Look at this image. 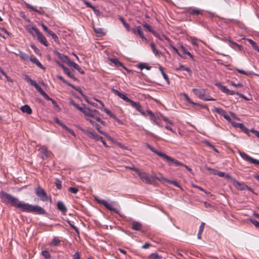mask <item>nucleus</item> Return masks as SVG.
Wrapping results in <instances>:
<instances>
[{
  "label": "nucleus",
  "instance_id": "obj_39",
  "mask_svg": "<svg viewBox=\"0 0 259 259\" xmlns=\"http://www.w3.org/2000/svg\"><path fill=\"white\" fill-rule=\"evenodd\" d=\"M178 70H184L187 71L190 74H191L192 71L188 67H185L183 65L180 64L179 65V68H177Z\"/></svg>",
  "mask_w": 259,
  "mask_h": 259
},
{
  "label": "nucleus",
  "instance_id": "obj_19",
  "mask_svg": "<svg viewBox=\"0 0 259 259\" xmlns=\"http://www.w3.org/2000/svg\"><path fill=\"white\" fill-rule=\"evenodd\" d=\"M143 228L142 224L139 222L133 221L131 225V228L136 231H141Z\"/></svg>",
  "mask_w": 259,
  "mask_h": 259
},
{
  "label": "nucleus",
  "instance_id": "obj_37",
  "mask_svg": "<svg viewBox=\"0 0 259 259\" xmlns=\"http://www.w3.org/2000/svg\"><path fill=\"white\" fill-rule=\"evenodd\" d=\"M235 70L239 73H241V74H242L244 75H251L253 74V73L251 71H245L242 69H238V68H236Z\"/></svg>",
  "mask_w": 259,
  "mask_h": 259
},
{
  "label": "nucleus",
  "instance_id": "obj_29",
  "mask_svg": "<svg viewBox=\"0 0 259 259\" xmlns=\"http://www.w3.org/2000/svg\"><path fill=\"white\" fill-rule=\"evenodd\" d=\"M109 60L113 63L114 64V65L116 66V67H123V68H124L125 69H127V68L123 65V64L117 59H115V58H110L109 59Z\"/></svg>",
  "mask_w": 259,
  "mask_h": 259
},
{
  "label": "nucleus",
  "instance_id": "obj_35",
  "mask_svg": "<svg viewBox=\"0 0 259 259\" xmlns=\"http://www.w3.org/2000/svg\"><path fill=\"white\" fill-rule=\"evenodd\" d=\"M24 79L26 81L28 82L30 85L34 87L37 83L33 80H32L28 75H25L24 76Z\"/></svg>",
  "mask_w": 259,
  "mask_h": 259
},
{
  "label": "nucleus",
  "instance_id": "obj_25",
  "mask_svg": "<svg viewBox=\"0 0 259 259\" xmlns=\"http://www.w3.org/2000/svg\"><path fill=\"white\" fill-rule=\"evenodd\" d=\"M153 35L156 37H157V38H158L159 40H160L161 41H164V40H165L167 41V42H170V39L164 34L160 35L159 33H158L157 32L155 31L154 33H153Z\"/></svg>",
  "mask_w": 259,
  "mask_h": 259
},
{
  "label": "nucleus",
  "instance_id": "obj_52",
  "mask_svg": "<svg viewBox=\"0 0 259 259\" xmlns=\"http://www.w3.org/2000/svg\"><path fill=\"white\" fill-rule=\"evenodd\" d=\"M120 20L123 24L124 27L128 30H130V25L124 20V19L122 17L120 18Z\"/></svg>",
  "mask_w": 259,
  "mask_h": 259
},
{
  "label": "nucleus",
  "instance_id": "obj_54",
  "mask_svg": "<svg viewBox=\"0 0 259 259\" xmlns=\"http://www.w3.org/2000/svg\"><path fill=\"white\" fill-rule=\"evenodd\" d=\"M250 222L256 228H259V222L255 220L250 219Z\"/></svg>",
  "mask_w": 259,
  "mask_h": 259
},
{
  "label": "nucleus",
  "instance_id": "obj_27",
  "mask_svg": "<svg viewBox=\"0 0 259 259\" xmlns=\"http://www.w3.org/2000/svg\"><path fill=\"white\" fill-rule=\"evenodd\" d=\"M20 110L23 113H26L28 114H31L32 113V110L28 105H25L21 106Z\"/></svg>",
  "mask_w": 259,
  "mask_h": 259
},
{
  "label": "nucleus",
  "instance_id": "obj_55",
  "mask_svg": "<svg viewBox=\"0 0 259 259\" xmlns=\"http://www.w3.org/2000/svg\"><path fill=\"white\" fill-rule=\"evenodd\" d=\"M68 66H69L70 67H73L74 68H75V67H76V65H77V64L75 63V62H74L73 61H71L70 59V60L68 61V62L67 63V64Z\"/></svg>",
  "mask_w": 259,
  "mask_h": 259
},
{
  "label": "nucleus",
  "instance_id": "obj_31",
  "mask_svg": "<svg viewBox=\"0 0 259 259\" xmlns=\"http://www.w3.org/2000/svg\"><path fill=\"white\" fill-rule=\"evenodd\" d=\"M145 145L149 149H150L151 151H152L153 152L157 154L158 156H160V157H162L163 153H162L161 152H160L159 151H157L156 150V149H155L153 147H152L151 145H150L148 143H146L145 144Z\"/></svg>",
  "mask_w": 259,
  "mask_h": 259
},
{
  "label": "nucleus",
  "instance_id": "obj_36",
  "mask_svg": "<svg viewBox=\"0 0 259 259\" xmlns=\"http://www.w3.org/2000/svg\"><path fill=\"white\" fill-rule=\"evenodd\" d=\"M57 77L61 81H62L63 83H65L66 84H67V85L71 87L72 88L75 89L76 90V89L75 88L74 86L71 83H70L69 82H68L67 80H66L63 76H62L61 75H57Z\"/></svg>",
  "mask_w": 259,
  "mask_h": 259
},
{
  "label": "nucleus",
  "instance_id": "obj_33",
  "mask_svg": "<svg viewBox=\"0 0 259 259\" xmlns=\"http://www.w3.org/2000/svg\"><path fill=\"white\" fill-rule=\"evenodd\" d=\"M102 110L104 111L107 115H108L109 116H110L111 118H112L114 119H117V117L115 114L112 113L109 109L103 107V108H100Z\"/></svg>",
  "mask_w": 259,
  "mask_h": 259
},
{
  "label": "nucleus",
  "instance_id": "obj_46",
  "mask_svg": "<svg viewBox=\"0 0 259 259\" xmlns=\"http://www.w3.org/2000/svg\"><path fill=\"white\" fill-rule=\"evenodd\" d=\"M150 259H161V256L157 253H152L149 255Z\"/></svg>",
  "mask_w": 259,
  "mask_h": 259
},
{
  "label": "nucleus",
  "instance_id": "obj_34",
  "mask_svg": "<svg viewBox=\"0 0 259 259\" xmlns=\"http://www.w3.org/2000/svg\"><path fill=\"white\" fill-rule=\"evenodd\" d=\"M134 32L135 34L139 35L142 39H146L144 35V33L143 31L141 30L140 26H138L136 29L134 30Z\"/></svg>",
  "mask_w": 259,
  "mask_h": 259
},
{
  "label": "nucleus",
  "instance_id": "obj_7",
  "mask_svg": "<svg viewBox=\"0 0 259 259\" xmlns=\"http://www.w3.org/2000/svg\"><path fill=\"white\" fill-rule=\"evenodd\" d=\"M34 30V32L36 34L37 40L42 45L46 47L49 46V43L46 38V37L39 31L37 28H33Z\"/></svg>",
  "mask_w": 259,
  "mask_h": 259
},
{
  "label": "nucleus",
  "instance_id": "obj_2",
  "mask_svg": "<svg viewBox=\"0 0 259 259\" xmlns=\"http://www.w3.org/2000/svg\"><path fill=\"white\" fill-rule=\"evenodd\" d=\"M70 103L74 106L77 109L82 112L84 116L85 119L88 121L91 124L95 122L94 120L97 121L99 120V117H100V112L95 110H91L87 107H80L78 104L75 103L73 100H71Z\"/></svg>",
  "mask_w": 259,
  "mask_h": 259
},
{
  "label": "nucleus",
  "instance_id": "obj_16",
  "mask_svg": "<svg viewBox=\"0 0 259 259\" xmlns=\"http://www.w3.org/2000/svg\"><path fill=\"white\" fill-rule=\"evenodd\" d=\"M112 92L115 94L116 95L118 96L119 97H120L121 99H122L123 100L126 102L130 103L132 100H131L130 98L127 97L126 95L124 94L121 93L119 92L118 90L113 89H112Z\"/></svg>",
  "mask_w": 259,
  "mask_h": 259
},
{
  "label": "nucleus",
  "instance_id": "obj_49",
  "mask_svg": "<svg viewBox=\"0 0 259 259\" xmlns=\"http://www.w3.org/2000/svg\"><path fill=\"white\" fill-rule=\"evenodd\" d=\"M184 96L186 101L192 105H196V104L192 101L191 99L186 94H184Z\"/></svg>",
  "mask_w": 259,
  "mask_h": 259
},
{
  "label": "nucleus",
  "instance_id": "obj_60",
  "mask_svg": "<svg viewBox=\"0 0 259 259\" xmlns=\"http://www.w3.org/2000/svg\"><path fill=\"white\" fill-rule=\"evenodd\" d=\"M162 119L165 122L169 123L170 125H173V122H172V121L169 120L166 117L163 116L162 117Z\"/></svg>",
  "mask_w": 259,
  "mask_h": 259
},
{
  "label": "nucleus",
  "instance_id": "obj_18",
  "mask_svg": "<svg viewBox=\"0 0 259 259\" xmlns=\"http://www.w3.org/2000/svg\"><path fill=\"white\" fill-rule=\"evenodd\" d=\"M29 61L34 63L38 67L44 70L45 69V67L41 64V63L34 56H31L29 58Z\"/></svg>",
  "mask_w": 259,
  "mask_h": 259
},
{
  "label": "nucleus",
  "instance_id": "obj_9",
  "mask_svg": "<svg viewBox=\"0 0 259 259\" xmlns=\"http://www.w3.org/2000/svg\"><path fill=\"white\" fill-rule=\"evenodd\" d=\"M213 112H217L223 116L224 118L226 119L229 122H231V117L227 114L225 111L221 108L214 107L212 109Z\"/></svg>",
  "mask_w": 259,
  "mask_h": 259
},
{
  "label": "nucleus",
  "instance_id": "obj_42",
  "mask_svg": "<svg viewBox=\"0 0 259 259\" xmlns=\"http://www.w3.org/2000/svg\"><path fill=\"white\" fill-rule=\"evenodd\" d=\"M204 225H205V223L202 222L201 224V225H200V226L199 227V232H198V234H197V238L198 239H200L201 238V233L203 231Z\"/></svg>",
  "mask_w": 259,
  "mask_h": 259
},
{
  "label": "nucleus",
  "instance_id": "obj_59",
  "mask_svg": "<svg viewBox=\"0 0 259 259\" xmlns=\"http://www.w3.org/2000/svg\"><path fill=\"white\" fill-rule=\"evenodd\" d=\"M33 28H36V27L34 26H32L31 27H29L28 28L27 31L30 34H31L34 36V35L33 34V32H34V30L32 29Z\"/></svg>",
  "mask_w": 259,
  "mask_h": 259
},
{
  "label": "nucleus",
  "instance_id": "obj_41",
  "mask_svg": "<svg viewBox=\"0 0 259 259\" xmlns=\"http://www.w3.org/2000/svg\"><path fill=\"white\" fill-rule=\"evenodd\" d=\"M60 240L59 239V238L57 237H54L53 238L51 245L52 246H58L59 245V243H60Z\"/></svg>",
  "mask_w": 259,
  "mask_h": 259
},
{
  "label": "nucleus",
  "instance_id": "obj_43",
  "mask_svg": "<svg viewBox=\"0 0 259 259\" xmlns=\"http://www.w3.org/2000/svg\"><path fill=\"white\" fill-rule=\"evenodd\" d=\"M25 6L28 9H30V10L35 11L39 14H41V12L40 11L35 9L34 7H33L31 5H30L28 3H26V4H25Z\"/></svg>",
  "mask_w": 259,
  "mask_h": 259
},
{
  "label": "nucleus",
  "instance_id": "obj_57",
  "mask_svg": "<svg viewBox=\"0 0 259 259\" xmlns=\"http://www.w3.org/2000/svg\"><path fill=\"white\" fill-rule=\"evenodd\" d=\"M168 183L172 184H173L174 185H175V186H176L177 187L181 188V186H180L179 183L178 182L176 181L168 180Z\"/></svg>",
  "mask_w": 259,
  "mask_h": 259
},
{
  "label": "nucleus",
  "instance_id": "obj_10",
  "mask_svg": "<svg viewBox=\"0 0 259 259\" xmlns=\"http://www.w3.org/2000/svg\"><path fill=\"white\" fill-rule=\"evenodd\" d=\"M138 175L144 182L148 184L152 183V178L146 172L140 171Z\"/></svg>",
  "mask_w": 259,
  "mask_h": 259
},
{
  "label": "nucleus",
  "instance_id": "obj_58",
  "mask_svg": "<svg viewBox=\"0 0 259 259\" xmlns=\"http://www.w3.org/2000/svg\"><path fill=\"white\" fill-rule=\"evenodd\" d=\"M83 3L87 7L93 8L94 6H92L90 2L86 0H82Z\"/></svg>",
  "mask_w": 259,
  "mask_h": 259
},
{
  "label": "nucleus",
  "instance_id": "obj_21",
  "mask_svg": "<svg viewBox=\"0 0 259 259\" xmlns=\"http://www.w3.org/2000/svg\"><path fill=\"white\" fill-rule=\"evenodd\" d=\"M147 114L149 115L151 120H152L156 125H158V126H161L155 116L154 115V113L151 111L149 110H147Z\"/></svg>",
  "mask_w": 259,
  "mask_h": 259
},
{
  "label": "nucleus",
  "instance_id": "obj_15",
  "mask_svg": "<svg viewBox=\"0 0 259 259\" xmlns=\"http://www.w3.org/2000/svg\"><path fill=\"white\" fill-rule=\"evenodd\" d=\"M231 123L232 125H233L235 127H238L240 130H241L243 132H244L246 134H248V129L244 126V125L242 123H237L231 120V122H229Z\"/></svg>",
  "mask_w": 259,
  "mask_h": 259
},
{
  "label": "nucleus",
  "instance_id": "obj_30",
  "mask_svg": "<svg viewBox=\"0 0 259 259\" xmlns=\"http://www.w3.org/2000/svg\"><path fill=\"white\" fill-rule=\"evenodd\" d=\"M56 54L59 58H60L61 60H62L63 61L66 63L67 64L70 60L69 57L66 55L61 54L59 52H57Z\"/></svg>",
  "mask_w": 259,
  "mask_h": 259
},
{
  "label": "nucleus",
  "instance_id": "obj_12",
  "mask_svg": "<svg viewBox=\"0 0 259 259\" xmlns=\"http://www.w3.org/2000/svg\"><path fill=\"white\" fill-rule=\"evenodd\" d=\"M132 106L136 109V110L139 111L142 115L144 116H147V112L144 111L142 110L141 104L139 102H136L133 100H131L130 102Z\"/></svg>",
  "mask_w": 259,
  "mask_h": 259
},
{
  "label": "nucleus",
  "instance_id": "obj_53",
  "mask_svg": "<svg viewBox=\"0 0 259 259\" xmlns=\"http://www.w3.org/2000/svg\"><path fill=\"white\" fill-rule=\"evenodd\" d=\"M55 185L58 189H60L62 187V183L59 179H57L55 182Z\"/></svg>",
  "mask_w": 259,
  "mask_h": 259
},
{
  "label": "nucleus",
  "instance_id": "obj_63",
  "mask_svg": "<svg viewBox=\"0 0 259 259\" xmlns=\"http://www.w3.org/2000/svg\"><path fill=\"white\" fill-rule=\"evenodd\" d=\"M215 174L220 177H224L225 175V173L223 171H217L216 173H215Z\"/></svg>",
  "mask_w": 259,
  "mask_h": 259
},
{
  "label": "nucleus",
  "instance_id": "obj_48",
  "mask_svg": "<svg viewBox=\"0 0 259 259\" xmlns=\"http://www.w3.org/2000/svg\"><path fill=\"white\" fill-rule=\"evenodd\" d=\"M138 67L141 69H143L145 68V69H146L148 70H150L151 69V67L147 66L144 63H140V64H139Z\"/></svg>",
  "mask_w": 259,
  "mask_h": 259
},
{
  "label": "nucleus",
  "instance_id": "obj_32",
  "mask_svg": "<svg viewBox=\"0 0 259 259\" xmlns=\"http://www.w3.org/2000/svg\"><path fill=\"white\" fill-rule=\"evenodd\" d=\"M94 30L97 36H101L105 34V32L104 31L103 29L102 28H94Z\"/></svg>",
  "mask_w": 259,
  "mask_h": 259
},
{
  "label": "nucleus",
  "instance_id": "obj_3",
  "mask_svg": "<svg viewBox=\"0 0 259 259\" xmlns=\"http://www.w3.org/2000/svg\"><path fill=\"white\" fill-rule=\"evenodd\" d=\"M96 201L99 204L103 205L106 208L118 214L121 218H124V215L120 212V207L117 202L101 199H96Z\"/></svg>",
  "mask_w": 259,
  "mask_h": 259
},
{
  "label": "nucleus",
  "instance_id": "obj_44",
  "mask_svg": "<svg viewBox=\"0 0 259 259\" xmlns=\"http://www.w3.org/2000/svg\"><path fill=\"white\" fill-rule=\"evenodd\" d=\"M248 41L250 43V45L253 47V48L257 51L258 52H259V48L257 46L256 43L253 41L252 40L250 39H247Z\"/></svg>",
  "mask_w": 259,
  "mask_h": 259
},
{
  "label": "nucleus",
  "instance_id": "obj_38",
  "mask_svg": "<svg viewBox=\"0 0 259 259\" xmlns=\"http://www.w3.org/2000/svg\"><path fill=\"white\" fill-rule=\"evenodd\" d=\"M159 70L160 71V72H161L162 75L163 76L164 79H165V80L168 83H169V78H168V76L166 74V73L164 72L162 67H161V66L159 67Z\"/></svg>",
  "mask_w": 259,
  "mask_h": 259
},
{
  "label": "nucleus",
  "instance_id": "obj_24",
  "mask_svg": "<svg viewBox=\"0 0 259 259\" xmlns=\"http://www.w3.org/2000/svg\"><path fill=\"white\" fill-rule=\"evenodd\" d=\"M233 184L240 190H245V186H246V185L239 183L236 179H233Z\"/></svg>",
  "mask_w": 259,
  "mask_h": 259
},
{
  "label": "nucleus",
  "instance_id": "obj_22",
  "mask_svg": "<svg viewBox=\"0 0 259 259\" xmlns=\"http://www.w3.org/2000/svg\"><path fill=\"white\" fill-rule=\"evenodd\" d=\"M34 87L46 100H51V98L49 97V96L42 90V89L38 85V84H37Z\"/></svg>",
  "mask_w": 259,
  "mask_h": 259
},
{
  "label": "nucleus",
  "instance_id": "obj_62",
  "mask_svg": "<svg viewBox=\"0 0 259 259\" xmlns=\"http://www.w3.org/2000/svg\"><path fill=\"white\" fill-rule=\"evenodd\" d=\"M73 259H80V255L78 252H76L73 255Z\"/></svg>",
  "mask_w": 259,
  "mask_h": 259
},
{
  "label": "nucleus",
  "instance_id": "obj_11",
  "mask_svg": "<svg viewBox=\"0 0 259 259\" xmlns=\"http://www.w3.org/2000/svg\"><path fill=\"white\" fill-rule=\"evenodd\" d=\"M132 106L136 109V110L139 111L142 115L144 116H147V112L144 111L142 110L141 104L139 102H136L133 100H131L130 102Z\"/></svg>",
  "mask_w": 259,
  "mask_h": 259
},
{
  "label": "nucleus",
  "instance_id": "obj_40",
  "mask_svg": "<svg viewBox=\"0 0 259 259\" xmlns=\"http://www.w3.org/2000/svg\"><path fill=\"white\" fill-rule=\"evenodd\" d=\"M19 55L21 59L25 61L29 60L30 57L26 53L19 51Z\"/></svg>",
  "mask_w": 259,
  "mask_h": 259
},
{
  "label": "nucleus",
  "instance_id": "obj_47",
  "mask_svg": "<svg viewBox=\"0 0 259 259\" xmlns=\"http://www.w3.org/2000/svg\"><path fill=\"white\" fill-rule=\"evenodd\" d=\"M42 255L46 259H49L51 257V255L47 250H45L41 251Z\"/></svg>",
  "mask_w": 259,
  "mask_h": 259
},
{
  "label": "nucleus",
  "instance_id": "obj_4",
  "mask_svg": "<svg viewBox=\"0 0 259 259\" xmlns=\"http://www.w3.org/2000/svg\"><path fill=\"white\" fill-rule=\"evenodd\" d=\"M192 92L199 98L203 101H214V99L209 98L207 91L202 89H193Z\"/></svg>",
  "mask_w": 259,
  "mask_h": 259
},
{
  "label": "nucleus",
  "instance_id": "obj_64",
  "mask_svg": "<svg viewBox=\"0 0 259 259\" xmlns=\"http://www.w3.org/2000/svg\"><path fill=\"white\" fill-rule=\"evenodd\" d=\"M250 131L252 132L257 137L259 138V132L255 130L253 128H251Z\"/></svg>",
  "mask_w": 259,
  "mask_h": 259
},
{
  "label": "nucleus",
  "instance_id": "obj_28",
  "mask_svg": "<svg viewBox=\"0 0 259 259\" xmlns=\"http://www.w3.org/2000/svg\"><path fill=\"white\" fill-rule=\"evenodd\" d=\"M150 46L153 54L156 56L159 57L162 55L161 52L156 49L155 45L154 43H151Z\"/></svg>",
  "mask_w": 259,
  "mask_h": 259
},
{
  "label": "nucleus",
  "instance_id": "obj_13",
  "mask_svg": "<svg viewBox=\"0 0 259 259\" xmlns=\"http://www.w3.org/2000/svg\"><path fill=\"white\" fill-rule=\"evenodd\" d=\"M162 157L164 159H165L167 162H169V163H174L175 165H177V166H179V165H182V166H183L184 165V164L177 160H175V159L174 158H171L170 157H169V156L167 155L165 153H163L162 156L161 157Z\"/></svg>",
  "mask_w": 259,
  "mask_h": 259
},
{
  "label": "nucleus",
  "instance_id": "obj_8",
  "mask_svg": "<svg viewBox=\"0 0 259 259\" xmlns=\"http://www.w3.org/2000/svg\"><path fill=\"white\" fill-rule=\"evenodd\" d=\"M239 154L242 159L251 163L259 165V160L254 159L243 152H239Z\"/></svg>",
  "mask_w": 259,
  "mask_h": 259
},
{
  "label": "nucleus",
  "instance_id": "obj_51",
  "mask_svg": "<svg viewBox=\"0 0 259 259\" xmlns=\"http://www.w3.org/2000/svg\"><path fill=\"white\" fill-rule=\"evenodd\" d=\"M201 11L199 10H194L189 12L190 15H199L201 14Z\"/></svg>",
  "mask_w": 259,
  "mask_h": 259
},
{
  "label": "nucleus",
  "instance_id": "obj_56",
  "mask_svg": "<svg viewBox=\"0 0 259 259\" xmlns=\"http://www.w3.org/2000/svg\"><path fill=\"white\" fill-rule=\"evenodd\" d=\"M230 84L235 88H238V87H243V85L242 84V83H240V82H238L237 83H236L233 81H231L230 82Z\"/></svg>",
  "mask_w": 259,
  "mask_h": 259
},
{
  "label": "nucleus",
  "instance_id": "obj_5",
  "mask_svg": "<svg viewBox=\"0 0 259 259\" xmlns=\"http://www.w3.org/2000/svg\"><path fill=\"white\" fill-rule=\"evenodd\" d=\"M81 131L90 138L96 141H99L102 139V137L98 135L93 129L91 128H80Z\"/></svg>",
  "mask_w": 259,
  "mask_h": 259
},
{
  "label": "nucleus",
  "instance_id": "obj_6",
  "mask_svg": "<svg viewBox=\"0 0 259 259\" xmlns=\"http://www.w3.org/2000/svg\"><path fill=\"white\" fill-rule=\"evenodd\" d=\"M35 192L36 196L39 198L42 201H51V197L48 196L46 192L42 188L40 187H36L35 189Z\"/></svg>",
  "mask_w": 259,
  "mask_h": 259
},
{
  "label": "nucleus",
  "instance_id": "obj_17",
  "mask_svg": "<svg viewBox=\"0 0 259 259\" xmlns=\"http://www.w3.org/2000/svg\"><path fill=\"white\" fill-rule=\"evenodd\" d=\"M60 66L62 68L64 73L67 75V76L72 79H73L74 81H77V78L73 74L67 67H65L63 65H60Z\"/></svg>",
  "mask_w": 259,
  "mask_h": 259
},
{
  "label": "nucleus",
  "instance_id": "obj_61",
  "mask_svg": "<svg viewBox=\"0 0 259 259\" xmlns=\"http://www.w3.org/2000/svg\"><path fill=\"white\" fill-rule=\"evenodd\" d=\"M93 11H94V13L97 15L99 16L100 14V12L98 9H97L95 7H94L92 8Z\"/></svg>",
  "mask_w": 259,
  "mask_h": 259
},
{
  "label": "nucleus",
  "instance_id": "obj_1",
  "mask_svg": "<svg viewBox=\"0 0 259 259\" xmlns=\"http://www.w3.org/2000/svg\"><path fill=\"white\" fill-rule=\"evenodd\" d=\"M1 196L2 199H4L3 202H9L11 205L20 209L23 212H31L44 214L46 213L45 210L38 205H32L28 203L20 201L17 198L14 197L12 195L4 192L1 193Z\"/></svg>",
  "mask_w": 259,
  "mask_h": 259
},
{
  "label": "nucleus",
  "instance_id": "obj_45",
  "mask_svg": "<svg viewBox=\"0 0 259 259\" xmlns=\"http://www.w3.org/2000/svg\"><path fill=\"white\" fill-rule=\"evenodd\" d=\"M143 26L144 27H145V28L147 29L148 30L151 32L153 34V33H154L155 32V30H154L151 26L150 25H149L148 24L146 23H144L143 24Z\"/></svg>",
  "mask_w": 259,
  "mask_h": 259
},
{
  "label": "nucleus",
  "instance_id": "obj_26",
  "mask_svg": "<svg viewBox=\"0 0 259 259\" xmlns=\"http://www.w3.org/2000/svg\"><path fill=\"white\" fill-rule=\"evenodd\" d=\"M215 85L223 93L228 95L230 90L227 89L225 86L223 85L221 83L217 82L215 83Z\"/></svg>",
  "mask_w": 259,
  "mask_h": 259
},
{
  "label": "nucleus",
  "instance_id": "obj_50",
  "mask_svg": "<svg viewBox=\"0 0 259 259\" xmlns=\"http://www.w3.org/2000/svg\"><path fill=\"white\" fill-rule=\"evenodd\" d=\"M68 191L73 194H76L79 190L76 187H69L68 189Z\"/></svg>",
  "mask_w": 259,
  "mask_h": 259
},
{
  "label": "nucleus",
  "instance_id": "obj_20",
  "mask_svg": "<svg viewBox=\"0 0 259 259\" xmlns=\"http://www.w3.org/2000/svg\"><path fill=\"white\" fill-rule=\"evenodd\" d=\"M91 124L94 127H95V128L98 131L99 133L103 135L108 139L111 138L110 136L107 133L101 130V126L98 123H97L96 122L92 123Z\"/></svg>",
  "mask_w": 259,
  "mask_h": 259
},
{
  "label": "nucleus",
  "instance_id": "obj_14",
  "mask_svg": "<svg viewBox=\"0 0 259 259\" xmlns=\"http://www.w3.org/2000/svg\"><path fill=\"white\" fill-rule=\"evenodd\" d=\"M39 156L41 157L42 159H46L48 157H49L51 151L48 150L45 147H41L40 149H39Z\"/></svg>",
  "mask_w": 259,
  "mask_h": 259
},
{
  "label": "nucleus",
  "instance_id": "obj_23",
  "mask_svg": "<svg viewBox=\"0 0 259 259\" xmlns=\"http://www.w3.org/2000/svg\"><path fill=\"white\" fill-rule=\"evenodd\" d=\"M57 208L62 213H65L67 212V209L62 201H58L57 204Z\"/></svg>",
  "mask_w": 259,
  "mask_h": 259
}]
</instances>
